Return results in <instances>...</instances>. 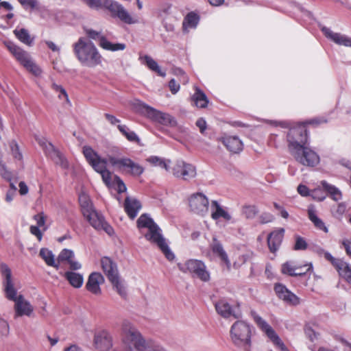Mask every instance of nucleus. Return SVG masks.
I'll return each instance as SVG.
<instances>
[{
  "label": "nucleus",
  "mask_w": 351,
  "mask_h": 351,
  "mask_svg": "<svg viewBox=\"0 0 351 351\" xmlns=\"http://www.w3.org/2000/svg\"><path fill=\"white\" fill-rule=\"evenodd\" d=\"M52 89L56 91L58 94V97L60 99L62 97H64L67 101H69V97L66 92V90L60 85L56 84V83H53L51 85Z\"/></svg>",
  "instance_id": "nucleus-57"
},
{
  "label": "nucleus",
  "mask_w": 351,
  "mask_h": 351,
  "mask_svg": "<svg viewBox=\"0 0 351 351\" xmlns=\"http://www.w3.org/2000/svg\"><path fill=\"white\" fill-rule=\"evenodd\" d=\"M137 110L152 121L169 127H175L176 119L171 114L158 110L145 103L138 101L136 104Z\"/></svg>",
  "instance_id": "nucleus-9"
},
{
  "label": "nucleus",
  "mask_w": 351,
  "mask_h": 351,
  "mask_svg": "<svg viewBox=\"0 0 351 351\" xmlns=\"http://www.w3.org/2000/svg\"><path fill=\"white\" fill-rule=\"evenodd\" d=\"M258 209L255 205H244L242 207V214L247 219H253L258 214Z\"/></svg>",
  "instance_id": "nucleus-48"
},
{
  "label": "nucleus",
  "mask_w": 351,
  "mask_h": 351,
  "mask_svg": "<svg viewBox=\"0 0 351 351\" xmlns=\"http://www.w3.org/2000/svg\"><path fill=\"white\" fill-rule=\"evenodd\" d=\"M93 343L99 351H108L112 347V337L107 330H97L94 335Z\"/></svg>",
  "instance_id": "nucleus-16"
},
{
  "label": "nucleus",
  "mask_w": 351,
  "mask_h": 351,
  "mask_svg": "<svg viewBox=\"0 0 351 351\" xmlns=\"http://www.w3.org/2000/svg\"><path fill=\"white\" fill-rule=\"evenodd\" d=\"M10 333V326L8 322L0 317V339H3L8 336Z\"/></svg>",
  "instance_id": "nucleus-53"
},
{
  "label": "nucleus",
  "mask_w": 351,
  "mask_h": 351,
  "mask_svg": "<svg viewBox=\"0 0 351 351\" xmlns=\"http://www.w3.org/2000/svg\"><path fill=\"white\" fill-rule=\"evenodd\" d=\"M12 6L11 4L7 1H3L0 3V17L2 19H5L9 21L12 19L14 16L12 11Z\"/></svg>",
  "instance_id": "nucleus-44"
},
{
  "label": "nucleus",
  "mask_w": 351,
  "mask_h": 351,
  "mask_svg": "<svg viewBox=\"0 0 351 351\" xmlns=\"http://www.w3.org/2000/svg\"><path fill=\"white\" fill-rule=\"evenodd\" d=\"M0 272L3 278V286L5 297L14 302V311L16 317L23 315L31 316L34 308L29 301L25 300L22 295L17 296V291L12 278V271L8 265L5 263L0 264Z\"/></svg>",
  "instance_id": "nucleus-2"
},
{
  "label": "nucleus",
  "mask_w": 351,
  "mask_h": 351,
  "mask_svg": "<svg viewBox=\"0 0 351 351\" xmlns=\"http://www.w3.org/2000/svg\"><path fill=\"white\" fill-rule=\"evenodd\" d=\"M64 277L74 288H80L84 283L83 274L73 271H67L64 272Z\"/></svg>",
  "instance_id": "nucleus-27"
},
{
  "label": "nucleus",
  "mask_w": 351,
  "mask_h": 351,
  "mask_svg": "<svg viewBox=\"0 0 351 351\" xmlns=\"http://www.w3.org/2000/svg\"><path fill=\"white\" fill-rule=\"evenodd\" d=\"M10 147L11 149L12 154L15 159L19 160H21L23 158V155L19 150V147L16 141H12L10 143Z\"/></svg>",
  "instance_id": "nucleus-54"
},
{
  "label": "nucleus",
  "mask_w": 351,
  "mask_h": 351,
  "mask_svg": "<svg viewBox=\"0 0 351 351\" xmlns=\"http://www.w3.org/2000/svg\"><path fill=\"white\" fill-rule=\"evenodd\" d=\"M14 34L15 36L23 43L27 45H32L33 39L31 38L28 31L26 29L16 28L14 30Z\"/></svg>",
  "instance_id": "nucleus-43"
},
{
  "label": "nucleus",
  "mask_w": 351,
  "mask_h": 351,
  "mask_svg": "<svg viewBox=\"0 0 351 351\" xmlns=\"http://www.w3.org/2000/svg\"><path fill=\"white\" fill-rule=\"evenodd\" d=\"M114 184L116 185V188L119 193H121L126 191V186L123 182V180L119 176H114Z\"/></svg>",
  "instance_id": "nucleus-59"
},
{
  "label": "nucleus",
  "mask_w": 351,
  "mask_h": 351,
  "mask_svg": "<svg viewBox=\"0 0 351 351\" xmlns=\"http://www.w3.org/2000/svg\"><path fill=\"white\" fill-rule=\"evenodd\" d=\"M178 267L183 273H189L203 282L210 280V272L205 263L200 260L189 259L184 263H179Z\"/></svg>",
  "instance_id": "nucleus-10"
},
{
  "label": "nucleus",
  "mask_w": 351,
  "mask_h": 351,
  "mask_svg": "<svg viewBox=\"0 0 351 351\" xmlns=\"http://www.w3.org/2000/svg\"><path fill=\"white\" fill-rule=\"evenodd\" d=\"M209 202L205 195L197 193L189 198V206L191 210L197 214L204 215L208 210Z\"/></svg>",
  "instance_id": "nucleus-15"
},
{
  "label": "nucleus",
  "mask_w": 351,
  "mask_h": 351,
  "mask_svg": "<svg viewBox=\"0 0 351 351\" xmlns=\"http://www.w3.org/2000/svg\"><path fill=\"white\" fill-rule=\"evenodd\" d=\"M307 248V243L300 236L295 237V243L294 245L295 250H304Z\"/></svg>",
  "instance_id": "nucleus-58"
},
{
  "label": "nucleus",
  "mask_w": 351,
  "mask_h": 351,
  "mask_svg": "<svg viewBox=\"0 0 351 351\" xmlns=\"http://www.w3.org/2000/svg\"><path fill=\"white\" fill-rule=\"evenodd\" d=\"M147 162H149L150 164L155 167H159L162 169H165L167 171L170 172V163L171 161L169 160H165L162 158L156 156H152L149 157L147 159Z\"/></svg>",
  "instance_id": "nucleus-40"
},
{
  "label": "nucleus",
  "mask_w": 351,
  "mask_h": 351,
  "mask_svg": "<svg viewBox=\"0 0 351 351\" xmlns=\"http://www.w3.org/2000/svg\"><path fill=\"white\" fill-rule=\"evenodd\" d=\"M248 259L247 254H242L238 256L237 260L233 263L232 267L234 269H238L240 268L243 264L246 263Z\"/></svg>",
  "instance_id": "nucleus-60"
},
{
  "label": "nucleus",
  "mask_w": 351,
  "mask_h": 351,
  "mask_svg": "<svg viewBox=\"0 0 351 351\" xmlns=\"http://www.w3.org/2000/svg\"><path fill=\"white\" fill-rule=\"evenodd\" d=\"M83 154L87 162L97 173H100L107 169V160L101 158L92 147L84 146L83 147Z\"/></svg>",
  "instance_id": "nucleus-14"
},
{
  "label": "nucleus",
  "mask_w": 351,
  "mask_h": 351,
  "mask_svg": "<svg viewBox=\"0 0 351 351\" xmlns=\"http://www.w3.org/2000/svg\"><path fill=\"white\" fill-rule=\"evenodd\" d=\"M139 59L143 62V63L146 64L150 70L156 72L160 76L165 77L166 75L165 71L161 70L156 61H155L151 56L145 55L144 56H141Z\"/></svg>",
  "instance_id": "nucleus-32"
},
{
  "label": "nucleus",
  "mask_w": 351,
  "mask_h": 351,
  "mask_svg": "<svg viewBox=\"0 0 351 351\" xmlns=\"http://www.w3.org/2000/svg\"><path fill=\"white\" fill-rule=\"evenodd\" d=\"M321 184L325 191L329 194L330 197L334 201H339L342 199V193L341 191L335 186L328 183L325 180L321 182Z\"/></svg>",
  "instance_id": "nucleus-37"
},
{
  "label": "nucleus",
  "mask_w": 351,
  "mask_h": 351,
  "mask_svg": "<svg viewBox=\"0 0 351 351\" xmlns=\"http://www.w3.org/2000/svg\"><path fill=\"white\" fill-rule=\"evenodd\" d=\"M73 51L79 62L87 67H95L103 58L95 45L85 37H80L73 44Z\"/></svg>",
  "instance_id": "nucleus-4"
},
{
  "label": "nucleus",
  "mask_w": 351,
  "mask_h": 351,
  "mask_svg": "<svg viewBox=\"0 0 351 351\" xmlns=\"http://www.w3.org/2000/svg\"><path fill=\"white\" fill-rule=\"evenodd\" d=\"M36 140L38 145L42 147L45 154L49 158H51V156L58 150L51 143L49 142L43 136L37 137Z\"/></svg>",
  "instance_id": "nucleus-36"
},
{
  "label": "nucleus",
  "mask_w": 351,
  "mask_h": 351,
  "mask_svg": "<svg viewBox=\"0 0 351 351\" xmlns=\"http://www.w3.org/2000/svg\"><path fill=\"white\" fill-rule=\"evenodd\" d=\"M310 197H311L315 200L322 202L325 199L326 195L321 189L317 188L311 191Z\"/></svg>",
  "instance_id": "nucleus-56"
},
{
  "label": "nucleus",
  "mask_w": 351,
  "mask_h": 351,
  "mask_svg": "<svg viewBox=\"0 0 351 351\" xmlns=\"http://www.w3.org/2000/svg\"><path fill=\"white\" fill-rule=\"evenodd\" d=\"M210 248L213 254L217 256L221 262L226 265L227 270L230 271L232 268L231 262L228 258V256L223 249L221 243L214 237L210 244Z\"/></svg>",
  "instance_id": "nucleus-21"
},
{
  "label": "nucleus",
  "mask_w": 351,
  "mask_h": 351,
  "mask_svg": "<svg viewBox=\"0 0 351 351\" xmlns=\"http://www.w3.org/2000/svg\"><path fill=\"white\" fill-rule=\"evenodd\" d=\"M321 30L324 36L337 45L351 47V38L341 33L332 32L330 28L322 26Z\"/></svg>",
  "instance_id": "nucleus-19"
},
{
  "label": "nucleus",
  "mask_w": 351,
  "mask_h": 351,
  "mask_svg": "<svg viewBox=\"0 0 351 351\" xmlns=\"http://www.w3.org/2000/svg\"><path fill=\"white\" fill-rule=\"evenodd\" d=\"M47 216L43 212L38 213L33 217V219L36 221V226L43 228L44 231L47 229L45 226Z\"/></svg>",
  "instance_id": "nucleus-52"
},
{
  "label": "nucleus",
  "mask_w": 351,
  "mask_h": 351,
  "mask_svg": "<svg viewBox=\"0 0 351 351\" xmlns=\"http://www.w3.org/2000/svg\"><path fill=\"white\" fill-rule=\"evenodd\" d=\"M223 143L226 148L232 153H239L242 151L243 142L237 136H228L223 138Z\"/></svg>",
  "instance_id": "nucleus-26"
},
{
  "label": "nucleus",
  "mask_w": 351,
  "mask_h": 351,
  "mask_svg": "<svg viewBox=\"0 0 351 351\" xmlns=\"http://www.w3.org/2000/svg\"><path fill=\"white\" fill-rule=\"evenodd\" d=\"M0 174L1 177L8 182H11L13 178L12 172L9 171L3 160L0 159Z\"/></svg>",
  "instance_id": "nucleus-51"
},
{
  "label": "nucleus",
  "mask_w": 351,
  "mask_h": 351,
  "mask_svg": "<svg viewBox=\"0 0 351 351\" xmlns=\"http://www.w3.org/2000/svg\"><path fill=\"white\" fill-rule=\"evenodd\" d=\"M323 256L327 261H330L332 263V265L335 267V269H337V267H339V265L343 261L342 259H338V258H334L332 256V254L327 251L324 252Z\"/></svg>",
  "instance_id": "nucleus-61"
},
{
  "label": "nucleus",
  "mask_w": 351,
  "mask_h": 351,
  "mask_svg": "<svg viewBox=\"0 0 351 351\" xmlns=\"http://www.w3.org/2000/svg\"><path fill=\"white\" fill-rule=\"evenodd\" d=\"M297 190L298 193L302 197L311 196V191L306 185L299 184Z\"/></svg>",
  "instance_id": "nucleus-63"
},
{
  "label": "nucleus",
  "mask_w": 351,
  "mask_h": 351,
  "mask_svg": "<svg viewBox=\"0 0 351 351\" xmlns=\"http://www.w3.org/2000/svg\"><path fill=\"white\" fill-rule=\"evenodd\" d=\"M137 226L138 228H147L148 232L145 234V239L157 245L167 259L173 261L175 258L173 252L162 234L161 229L152 218L147 214L141 215L137 220Z\"/></svg>",
  "instance_id": "nucleus-3"
},
{
  "label": "nucleus",
  "mask_w": 351,
  "mask_h": 351,
  "mask_svg": "<svg viewBox=\"0 0 351 351\" xmlns=\"http://www.w3.org/2000/svg\"><path fill=\"white\" fill-rule=\"evenodd\" d=\"M194 105L199 108H205L209 102L206 94L198 87L195 88V93L192 96Z\"/></svg>",
  "instance_id": "nucleus-29"
},
{
  "label": "nucleus",
  "mask_w": 351,
  "mask_h": 351,
  "mask_svg": "<svg viewBox=\"0 0 351 351\" xmlns=\"http://www.w3.org/2000/svg\"><path fill=\"white\" fill-rule=\"evenodd\" d=\"M285 230L280 228L271 232L267 237V243L271 252H276L281 245Z\"/></svg>",
  "instance_id": "nucleus-23"
},
{
  "label": "nucleus",
  "mask_w": 351,
  "mask_h": 351,
  "mask_svg": "<svg viewBox=\"0 0 351 351\" xmlns=\"http://www.w3.org/2000/svg\"><path fill=\"white\" fill-rule=\"evenodd\" d=\"M274 291L278 297L288 304L296 306L300 303V298L282 284H276Z\"/></svg>",
  "instance_id": "nucleus-18"
},
{
  "label": "nucleus",
  "mask_w": 351,
  "mask_h": 351,
  "mask_svg": "<svg viewBox=\"0 0 351 351\" xmlns=\"http://www.w3.org/2000/svg\"><path fill=\"white\" fill-rule=\"evenodd\" d=\"M79 202L84 217L95 210L90 197L85 193L79 195Z\"/></svg>",
  "instance_id": "nucleus-31"
},
{
  "label": "nucleus",
  "mask_w": 351,
  "mask_h": 351,
  "mask_svg": "<svg viewBox=\"0 0 351 351\" xmlns=\"http://www.w3.org/2000/svg\"><path fill=\"white\" fill-rule=\"evenodd\" d=\"M121 335L124 343L133 346L136 351H166L156 343H147L137 328L129 321L125 320L121 324Z\"/></svg>",
  "instance_id": "nucleus-6"
},
{
  "label": "nucleus",
  "mask_w": 351,
  "mask_h": 351,
  "mask_svg": "<svg viewBox=\"0 0 351 351\" xmlns=\"http://www.w3.org/2000/svg\"><path fill=\"white\" fill-rule=\"evenodd\" d=\"M252 328V326L245 321L235 322L230 330V336L233 344L245 350L249 348L251 345Z\"/></svg>",
  "instance_id": "nucleus-7"
},
{
  "label": "nucleus",
  "mask_w": 351,
  "mask_h": 351,
  "mask_svg": "<svg viewBox=\"0 0 351 351\" xmlns=\"http://www.w3.org/2000/svg\"><path fill=\"white\" fill-rule=\"evenodd\" d=\"M141 208V203L135 198L127 197L124 202V209L128 215L131 219H134L140 209Z\"/></svg>",
  "instance_id": "nucleus-25"
},
{
  "label": "nucleus",
  "mask_w": 351,
  "mask_h": 351,
  "mask_svg": "<svg viewBox=\"0 0 351 351\" xmlns=\"http://www.w3.org/2000/svg\"><path fill=\"white\" fill-rule=\"evenodd\" d=\"M307 130L303 128L291 129L287 134L289 149L296 161L306 167H314L320 162L318 154L308 143Z\"/></svg>",
  "instance_id": "nucleus-1"
},
{
  "label": "nucleus",
  "mask_w": 351,
  "mask_h": 351,
  "mask_svg": "<svg viewBox=\"0 0 351 351\" xmlns=\"http://www.w3.org/2000/svg\"><path fill=\"white\" fill-rule=\"evenodd\" d=\"M101 176L102 180L106 184L107 186H110L111 185V179L112 175L111 173L106 169L104 171L99 173Z\"/></svg>",
  "instance_id": "nucleus-62"
},
{
  "label": "nucleus",
  "mask_w": 351,
  "mask_h": 351,
  "mask_svg": "<svg viewBox=\"0 0 351 351\" xmlns=\"http://www.w3.org/2000/svg\"><path fill=\"white\" fill-rule=\"evenodd\" d=\"M100 47L106 51H117L124 50L126 45L124 43H113L109 41L107 38H103L101 40V43H100Z\"/></svg>",
  "instance_id": "nucleus-41"
},
{
  "label": "nucleus",
  "mask_w": 351,
  "mask_h": 351,
  "mask_svg": "<svg viewBox=\"0 0 351 351\" xmlns=\"http://www.w3.org/2000/svg\"><path fill=\"white\" fill-rule=\"evenodd\" d=\"M259 219L262 223H267L273 221L274 216L269 213H263L259 216Z\"/></svg>",
  "instance_id": "nucleus-64"
},
{
  "label": "nucleus",
  "mask_w": 351,
  "mask_h": 351,
  "mask_svg": "<svg viewBox=\"0 0 351 351\" xmlns=\"http://www.w3.org/2000/svg\"><path fill=\"white\" fill-rule=\"evenodd\" d=\"M112 285L113 289L123 299L128 295L126 285L123 280L121 279L119 276L109 280Z\"/></svg>",
  "instance_id": "nucleus-34"
},
{
  "label": "nucleus",
  "mask_w": 351,
  "mask_h": 351,
  "mask_svg": "<svg viewBox=\"0 0 351 351\" xmlns=\"http://www.w3.org/2000/svg\"><path fill=\"white\" fill-rule=\"evenodd\" d=\"M104 282V276L99 272L91 273L86 284V289L91 293L99 295L101 293L100 285Z\"/></svg>",
  "instance_id": "nucleus-20"
},
{
  "label": "nucleus",
  "mask_w": 351,
  "mask_h": 351,
  "mask_svg": "<svg viewBox=\"0 0 351 351\" xmlns=\"http://www.w3.org/2000/svg\"><path fill=\"white\" fill-rule=\"evenodd\" d=\"M215 309L218 314L224 318L232 316L237 319L241 317V313L238 308H233L226 300L222 299L215 304Z\"/></svg>",
  "instance_id": "nucleus-17"
},
{
  "label": "nucleus",
  "mask_w": 351,
  "mask_h": 351,
  "mask_svg": "<svg viewBox=\"0 0 351 351\" xmlns=\"http://www.w3.org/2000/svg\"><path fill=\"white\" fill-rule=\"evenodd\" d=\"M210 207L212 209L211 217L213 219L217 220L220 217H222L227 221L231 219V215L227 211L223 209L216 200L211 202Z\"/></svg>",
  "instance_id": "nucleus-30"
},
{
  "label": "nucleus",
  "mask_w": 351,
  "mask_h": 351,
  "mask_svg": "<svg viewBox=\"0 0 351 351\" xmlns=\"http://www.w3.org/2000/svg\"><path fill=\"white\" fill-rule=\"evenodd\" d=\"M271 341L276 347V348L279 350L280 351H290L278 335H276Z\"/></svg>",
  "instance_id": "nucleus-55"
},
{
  "label": "nucleus",
  "mask_w": 351,
  "mask_h": 351,
  "mask_svg": "<svg viewBox=\"0 0 351 351\" xmlns=\"http://www.w3.org/2000/svg\"><path fill=\"white\" fill-rule=\"evenodd\" d=\"M56 165L61 167L63 169H67L69 167V162L64 156L58 150L51 158H50Z\"/></svg>",
  "instance_id": "nucleus-46"
},
{
  "label": "nucleus",
  "mask_w": 351,
  "mask_h": 351,
  "mask_svg": "<svg viewBox=\"0 0 351 351\" xmlns=\"http://www.w3.org/2000/svg\"><path fill=\"white\" fill-rule=\"evenodd\" d=\"M347 209V204L345 202H341L330 208L332 215L337 219H341Z\"/></svg>",
  "instance_id": "nucleus-45"
},
{
  "label": "nucleus",
  "mask_w": 351,
  "mask_h": 351,
  "mask_svg": "<svg viewBox=\"0 0 351 351\" xmlns=\"http://www.w3.org/2000/svg\"><path fill=\"white\" fill-rule=\"evenodd\" d=\"M199 21V16L195 12H189L184 19L182 26L184 32H188L189 29L196 28Z\"/></svg>",
  "instance_id": "nucleus-33"
},
{
  "label": "nucleus",
  "mask_w": 351,
  "mask_h": 351,
  "mask_svg": "<svg viewBox=\"0 0 351 351\" xmlns=\"http://www.w3.org/2000/svg\"><path fill=\"white\" fill-rule=\"evenodd\" d=\"M74 252L73 250L69 249H63L58 256V261L64 262L66 261L69 263L72 258H74Z\"/></svg>",
  "instance_id": "nucleus-50"
},
{
  "label": "nucleus",
  "mask_w": 351,
  "mask_h": 351,
  "mask_svg": "<svg viewBox=\"0 0 351 351\" xmlns=\"http://www.w3.org/2000/svg\"><path fill=\"white\" fill-rule=\"evenodd\" d=\"M84 217L97 231L103 230L110 236L114 234L113 228L106 221L104 215L96 210Z\"/></svg>",
  "instance_id": "nucleus-13"
},
{
  "label": "nucleus",
  "mask_w": 351,
  "mask_h": 351,
  "mask_svg": "<svg viewBox=\"0 0 351 351\" xmlns=\"http://www.w3.org/2000/svg\"><path fill=\"white\" fill-rule=\"evenodd\" d=\"M90 8L99 10L104 7L114 19H119L121 22L132 25L138 23L137 18L133 17L125 7L115 0H82Z\"/></svg>",
  "instance_id": "nucleus-5"
},
{
  "label": "nucleus",
  "mask_w": 351,
  "mask_h": 351,
  "mask_svg": "<svg viewBox=\"0 0 351 351\" xmlns=\"http://www.w3.org/2000/svg\"><path fill=\"white\" fill-rule=\"evenodd\" d=\"M84 31L89 38L94 40H97L99 42V47L100 43H101V40L103 38H106V37L102 34V32L101 31H96L90 28H86Z\"/></svg>",
  "instance_id": "nucleus-49"
},
{
  "label": "nucleus",
  "mask_w": 351,
  "mask_h": 351,
  "mask_svg": "<svg viewBox=\"0 0 351 351\" xmlns=\"http://www.w3.org/2000/svg\"><path fill=\"white\" fill-rule=\"evenodd\" d=\"M251 315L258 328L268 337L270 340L278 335L272 327L255 311H252Z\"/></svg>",
  "instance_id": "nucleus-22"
},
{
  "label": "nucleus",
  "mask_w": 351,
  "mask_h": 351,
  "mask_svg": "<svg viewBox=\"0 0 351 351\" xmlns=\"http://www.w3.org/2000/svg\"><path fill=\"white\" fill-rule=\"evenodd\" d=\"M308 216L313 225L319 230H323L324 232H328V229L326 226L324 221L317 217L316 214V209L314 205H309L308 207Z\"/></svg>",
  "instance_id": "nucleus-28"
},
{
  "label": "nucleus",
  "mask_w": 351,
  "mask_h": 351,
  "mask_svg": "<svg viewBox=\"0 0 351 351\" xmlns=\"http://www.w3.org/2000/svg\"><path fill=\"white\" fill-rule=\"evenodd\" d=\"M339 274L343 278L346 282L351 284V265L342 261L336 269Z\"/></svg>",
  "instance_id": "nucleus-42"
},
{
  "label": "nucleus",
  "mask_w": 351,
  "mask_h": 351,
  "mask_svg": "<svg viewBox=\"0 0 351 351\" xmlns=\"http://www.w3.org/2000/svg\"><path fill=\"white\" fill-rule=\"evenodd\" d=\"M108 160L112 166L117 167L119 169L126 171L128 173L134 176H141L144 171V169L142 166L128 158H118L110 157Z\"/></svg>",
  "instance_id": "nucleus-12"
},
{
  "label": "nucleus",
  "mask_w": 351,
  "mask_h": 351,
  "mask_svg": "<svg viewBox=\"0 0 351 351\" xmlns=\"http://www.w3.org/2000/svg\"><path fill=\"white\" fill-rule=\"evenodd\" d=\"M4 45L15 59L29 72L35 76H39L41 74L40 68L34 62L28 52L10 40L5 41Z\"/></svg>",
  "instance_id": "nucleus-8"
},
{
  "label": "nucleus",
  "mask_w": 351,
  "mask_h": 351,
  "mask_svg": "<svg viewBox=\"0 0 351 351\" xmlns=\"http://www.w3.org/2000/svg\"><path fill=\"white\" fill-rule=\"evenodd\" d=\"M39 255L48 266L58 269L59 265L56 263L55 257L52 251L47 248H41L39 252Z\"/></svg>",
  "instance_id": "nucleus-39"
},
{
  "label": "nucleus",
  "mask_w": 351,
  "mask_h": 351,
  "mask_svg": "<svg viewBox=\"0 0 351 351\" xmlns=\"http://www.w3.org/2000/svg\"><path fill=\"white\" fill-rule=\"evenodd\" d=\"M120 132L126 137L130 141H138V137L136 134L131 131L125 125H118L117 126Z\"/></svg>",
  "instance_id": "nucleus-47"
},
{
  "label": "nucleus",
  "mask_w": 351,
  "mask_h": 351,
  "mask_svg": "<svg viewBox=\"0 0 351 351\" xmlns=\"http://www.w3.org/2000/svg\"><path fill=\"white\" fill-rule=\"evenodd\" d=\"M170 171L176 178H181L184 180H191L197 175L195 167L182 160H176L171 168Z\"/></svg>",
  "instance_id": "nucleus-11"
},
{
  "label": "nucleus",
  "mask_w": 351,
  "mask_h": 351,
  "mask_svg": "<svg viewBox=\"0 0 351 351\" xmlns=\"http://www.w3.org/2000/svg\"><path fill=\"white\" fill-rule=\"evenodd\" d=\"M36 140L38 145L42 147L45 154L49 158H51V156L58 150L51 143L49 142L43 136L37 137Z\"/></svg>",
  "instance_id": "nucleus-35"
},
{
  "label": "nucleus",
  "mask_w": 351,
  "mask_h": 351,
  "mask_svg": "<svg viewBox=\"0 0 351 351\" xmlns=\"http://www.w3.org/2000/svg\"><path fill=\"white\" fill-rule=\"evenodd\" d=\"M102 269L106 275L108 280L119 276L117 264L108 257H103L101 259Z\"/></svg>",
  "instance_id": "nucleus-24"
},
{
  "label": "nucleus",
  "mask_w": 351,
  "mask_h": 351,
  "mask_svg": "<svg viewBox=\"0 0 351 351\" xmlns=\"http://www.w3.org/2000/svg\"><path fill=\"white\" fill-rule=\"evenodd\" d=\"M303 267L301 265L296 264L293 261H287L282 265L281 271L283 274L290 276H297V274L300 273H295V271L301 270Z\"/></svg>",
  "instance_id": "nucleus-38"
}]
</instances>
